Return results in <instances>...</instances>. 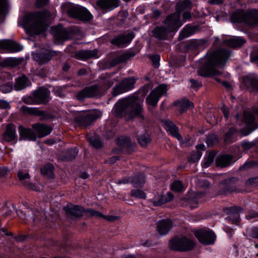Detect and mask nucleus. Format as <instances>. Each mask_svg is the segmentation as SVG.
<instances>
[{"mask_svg":"<svg viewBox=\"0 0 258 258\" xmlns=\"http://www.w3.org/2000/svg\"><path fill=\"white\" fill-rule=\"evenodd\" d=\"M230 56V52L224 48L209 51L201 60L202 66L198 71V75L204 77L222 75V72L216 70L215 68L219 66H224Z\"/></svg>","mask_w":258,"mask_h":258,"instance_id":"nucleus-1","label":"nucleus"},{"mask_svg":"<svg viewBox=\"0 0 258 258\" xmlns=\"http://www.w3.org/2000/svg\"><path fill=\"white\" fill-rule=\"evenodd\" d=\"M138 98H122L114 106L115 113L118 117H125L131 120L135 117L143 118V107Z\"/></svg>","mask_w":258,"mask_h":258,"instance_id":"nucleus-2","label":"nucleus"},{"mask_svg":"<svg viewBox=\"0 0 258 258\" xmlns=\"http://www.w3.org/2000/svg\"><path fill=\"white\" fill-rule=\"evenodd\" d=\"M49 16V12L44 10L28 13L23 19L24 27L27 28L33 34H39L45 29L44 19Z\"/></svg>","mask_w":258,"mask_h":258,"instance_id":"nucleus-3","label":"nucleus"},{"mask_svg":"<svg viewBox=\"0 0 258 258\" xmlns=\"http://www.w3.org/2000/svg\"><path fill=\"white\" fill-rule=\"evenodd\" d=\"M196 246V242L190 238L184 236H175L169 242V248L174 251H187L191 250Z\"/></svg>","mask_w":258,"mask_h":258,"instance_id":"nucleus-4","label":"nucleus"},{"mask_svg":"<svg viewBox=\"0 0 258 258\" xmlns=\"http://www.w3.org/2000/svg\"><path fill=\"white\" fill-rule=\"evenodd\" d=\"M66 10L70 17L84 22H89L93 18L91 13L80 6L70 5L66 7Z\"/></svg>","mask_w":258,"mask_h":258,"instance_id":"nucleus-5","label":"nucleus"},{"mask_svg":"<svg viewBox=\"0 0 258 258\" xmlns=\"http://www.w3.org/2000/svg\"><path fill=\"white\" fill-rule=\"evenodd\" d=\"M51 33L54 36L55 43L58 44L72 38L73 29L58 25L52 27Z\"/></svg>","mask_w":258,"mask_h":258,"instance_id":"nucleus-6","label":"nucleus"},{"mask_svg":"<svg viewBox=\"0 0 258 258\" xmlns=\"http://www.w3.org/2000/svg\"><path fill=\"white\" fill-rule=\"evenodd\" d=\"M244 122L251 128V131L258 127V107H255L252 111H245L243 113Z\"/></svg>","mask_w":258,"mask_h":258,"instance_id":"nucleus-7","label":"nucleus"},{"mask_svg":"<svg viewBox=\"0 0 258 258\" xmlns=\"http://www.w3.org/2000/svg\"><path fill=\"white\" fill-rule=\"evenodd\" d=\"M199 241L203 244H213L216 239L215 233L211 230L201 229L198 230L195 233Z\"/></svg>","mask_w":258,"mask_h":258,"instance_id":"nucleus-8","label":"nucleus"},{"mask_svg":"<svg viewBox=\"0 0 258 258\" xmlns=\"http://www.w3.org/2000/svg\"><path fill=\"white\" fill-rule=\"evenodd\" d=\"M102 113L99 110H94L84 115H80L75 117L76 122L83 126L90 125L95 120L100 118Z\"/></svg>","mask_w":258,"mask_h":258,"instance_id":"nucleus-9","label":"nucleus"},{"mask_svg":"<svg viewBox=\"0 0 258 258\" xmlns=\"http://www.w3.org/2000/svg\"><path fill=\"white\" fill-rule=\"evenodd\" d=\"M58 52L49 49L43 50L40 52L35 53L33 54V58L39 64L43 65L49 61L52 57L56 56Z\"/></svg>","mask_w":258,"mask_h":258,"instance_id":"nucleus-10","label":"nucleus"},{"mask_svg":"<svg viewBox=\"0 0 258 258\" xmlns=\"http://www.w3.org/2000/svg\"><path fill=\"white\" fill-rule=\"evenodd\" d=\"M88 210L91 209H88L85 210L82 206L72 205H68L65 208L67 216L72 219L82 217L84 213L90 215L89 212L87 211Z\"/></svg>","mask_w":258,"mask_h":258,"instance_id":"nucleus-11","label":"nucleus"},{"mask_svg":"<svg viewBox=\"0 0 258 258\" xmlns=\"http://www.w3.org/2000/svg\"><path fill=\"white\" fill-rule=\"evenodd\" d=\"M179 13H173L167 17L164 23L166 28L170 31L177 30L181 25Z\"/></svg>","mask_w":258,"mask_h":258,"instance_id":"nucleus-12","label":"nucleus"},{"mask_svg":"<svg viewBox=\"0 0 258 258\" xmlns=\"http://www.w3.org/2000/svg\"><path fill=\"white\" fill-rule=\"evenodd\" d=\"M135 83V81L132 78L125 79L119 85L113 88V95L116 96L131 90L133 87Z\"/></svg>","mask_w":258,"mask_h":258,"instance_id":"nucleus-13","label":"nucleus"},{"mask_svg":"<svg viewBox=\"0 0 258 258\" xmlns=\"http://www.w3.org/2000/svg\"><path fill=\"white\" fill-rule=\"evenodd\" d=\"M134 37V33L131 32L124 35H118L112 39L110 42L113 45L122 47L130 43Z\"/></svg>","mask_w":258,"mask_h":258,"instance_id":"nucleus-14","label":"nucleus"},{"mask_svg":"<svg viewBox=\"0 0 258 258\" xmlns=\"http://www.w3.org/2000/svg\"><path fill=\"white\" fill-rule=\"evenodd\" d=\"M242 82L250 92L258 93V78L253 76H244Z\"/></svg>","mask_w":258,"mask_h":258,"instance_id":"nucleus-15","label":"nucleus"},{"mask_svg":"<svg viewBox=\"0 0 258 258\" xmlns=\"http://www.w3.org/2000/svg\"><path fill=\"white\" fill-rule=\"evenodd\" d=\"M245 24L255 26L258 25V10L248 9L245 11Z\"/></svg>","mask_w":258,"mask_h":258,"instance_id":"nucleus-16","label":"nucleus"},{"mask_svg":"<svg viewBox=\"0 0 258 258\" xmlns=\"http://www.w3.org/2000/svg\"><path fill=\"white\" fill-rule=\"evenodd\" d=\"M242 209L240 207H232L226 210L228 216L226 218L228 221L232 223H236L239 221V214L242 212Z\"/></svg>","mask_w":258,"mask_h":258,"instance_id":"nucleus-17","label":"nucleus"},{"mask_svg":"<svg viewBox=\"0 0 258 258\" xmlns=\"http://www.w3.org/2000/svg\"><path fill=\"white\" fill-rule=\"evenodd\" d=\"M118 0H98L96 5L102 10L105 12L110 11L119 6Z\"/></svg>","mask_w":258,"mask_h":258,"instance_id":"nucleus-18","label":"nucleus"},{"mask_svg":"<svg viewBox=\"0 0 258 258\" xmlns=\"http://www.w3.org/2000/svg\"><path fill=\"white\" fill-rule=\"evenodd\" d=\"M101 95L99 87L97 85H94L81 91L78 93L77 97H95Z\"/></svg>","mask_w":258,"mask_h":258,"instance_id":"nucleus-19","label":"nucleus"},{"mask_svg":"<svg viewBox=\"0 0 258 258\" xmlns=\"http://www.w3.org/2000/svg\"><path fill=\"white\" fill-rule=\"evenodd\" d=\"M0 47L12 52H18L23 49L22 46L20 44L10 40L0 41Z\"/></svg>","mask_w":258,"mask_h":258,"instance_id":"nucleus-20","label":"nucleus"},{"mask_svg":"<svg viewBox=\"0 0 258 258\" xmlns=\"http://www.w3.org/2000/svg\"><path fill=\"white\" fill-rule=\"evenodd\" d=\"M97 52L98 51L96 49L79 50L75 53V57L82 60L97 58Z\"/></svg>","mask_w":258,"mask_h":258,"instance_id":"nucleus-21","label":"nucleus"},{"mask_svg":"<svg viewBox=\"0 0 258 258\" xmlns=\"http://www.w3.org/2000/svg\"><path fill=\"white\" fill-rule=\"evenodd\" d=\"M172 226V223L171 220H162L157 223V230L160 235H165L169 231Z\"/></svg>","mask_w":258,"mask_h":258,"instance_id":"nucleus-22","label":"nucleus"},{"mask_svg":"<svg viewBox=\"0 0 258 258\" xmlns=\"http://www.w3.org/2000/svg\"><path fill=\"white\" fill-rule=\"evenodd\" d=\"M31 84L29 79L25 75H23L17 78L14 85V88L16 91H21Z\"/></svg>","mask_w":258,"mask_h":258,"instance_id":"nucleus-23","label":"nucleus"},{"mask_svg":"<svg viewBox=\"0 0 258 258\" xmlns=\"http://www.w3.org/2000/svg\"><path fill=\"white\" fill-rule=\"evenodd\" d=\"M19 132L21 139L29 141H35L36 140V134L30 128H25L20 125L19 127Z\"/></svg>","mask_w":258,"mask_h":258,"instance_id":"nucleus-24","label":"nucleus"},{"mask_svg":"<svg viewBox=\"0 0 258 258\" xmlns=\"http://www.w3.org/2000/svg\"><path fill=\"white\" fill-rule=\"evenodd\" d=\"M165 128L167 132L174 138L179 141L181 140L182 137L178 133V128L173 122L169 120H165L164 121Z\"/></svg>","mask_w":258,"mask_h":258,"instance_id":"nucleus-25","label":"nucleus"},{"mask_svg":"<svg viewBox=\"0 0 258 258\" xmlns=\"http://www.w3.org/2000/svg\"><path fill=\"white\" fill-rule=\"evenodd\" d=\"M170 31L164 26H157L153 30V36L158 40H165Z\"/></svg>","mask_w":258,"mask_h":258,"instance_id":"nucleus-26","label":"nucleus"},{"mask_svg":"<svg viewBox=\"0 0 258 258\" xmlns=\"http://www.w3.org/2000/svg\"><path fill=\"white\" fill-rule=\"evenodd\" d=\"M137 54L136 52L128 51L112 59L111 63L113 66L122 63L134 57Z\"/></svg>","mask_w":258,"mask_h":258,"instance_id":"nucleus-27","label":"nucleus"},{"mask_svg":"<svg viewBox=\"0 0 258 258\" xmlns=\"http://www.w3.org/2000/svg\"><path fill=\"white\" fill-rule=\"evenodd\" d=\"M168 86L166 84H161L152 90L148 97H162L167 96Z\"/></svg>","mask_w":258,"mask_h":258,"instance_id":"nucleus-28","label":"nucleus"},{"mask_svg":"<svg viewBox=\"0 0 258 258\" xmlns=\"http://www.w3.org/2000/svg\"><path fill=\"white\" fill-rule=\"evenodd\" d=\"M245 11L243 10H237L235 11L230 16V21L232 23H245Z\"/></svg>","mask_w":258,"mask_h":258,"instance_id":"nucleus-29","label":"nucleus"},{"mask_svg":"<svg viewBox=\"0 0 258 258\" xmlns=\"http://www.w3.org/2000/svg\"><path fill=\"white\" fill-rule=\"evenodd\" d=\"M4 139L8 142L15 141L17 138L16 127L12 124L7 125L6 131L4 134Z\"/></svg>","mask_w":258,"mask_h":258,"instance_id":"nucleus-30","label":"nucleus"},{"mask_svg":"<svg viewBox=\"0 0 258 258\" xmlns=\"http://www.w3.org/2000/svg\"><path fill=\"white\" fill-rule=\"evenodd\" d=\"M32 127L36 131L40 138L49 135L52 131L50 127L44 124H34Z\"/></svg>","mask_w":258,"mask_h":258,"instance_id":"nucleus-31","label":"nucleus"},{"mask_svg":"<svg viewBox=\"0 0 258 258\" xmlns=\"http://www.w3.org/2000/svg\"><path fill=\"white\" fill-rule=\"evenodd\" d=\"M245 40L242 37H234L225 41V44L230 47L237 48L241 47Z\"/></svg>","mask_w":258,"mask_h":258,"instance_id":"nucleus-32","label":"nucleus"},{"mask_svg":"<svg viewBox=\"0 0 258 258\" xmlns=\"http://www.w3.org/2000/svg\"><path fill=\"white\" fill-rule=\"evenodd\" d=\"M233 156L230 155H223L218 157L216 160V164L218 167L229 166L233 159Z\"/></svg>","mask_w":258,"mask_h":258,"instance_id":"nucleus-33","label":"nucleus"},{"mask_svg":"<svg viewBox=\"0 0 258 258\" xmlns=\"http://www.w3.org/2000/svg\"><path fill=\"white\" fill-rule=\"evenodd\" d=\"M117 144L122 148H126L128 151H132L134 145V143L132 142L127 137L121 136L118 138Z\"/></svg>","mask_w":258,"mask_h":258,"instance_id":"nucleus-34","label":"nucleus"},{"mask_svg":"<svg viewBox=\"0 0 258 258\" xmlns=\"http://www.w3.org/2000/svg\"><path fill=\"white\" fill-rule=\"evenodd\" d=\"M179 111L182 113L187 109H192L194 107V103L187 99H182L175 103Z\"/></svg>","mask_w":258,"mask_h":258,"instance_id":"nucleus-35","label":"nucleus"},{"mask_svg":"<svg viewBox=\"0 0 258 258\" xmlns=\"http://www.w3.org/2000/svg\"><path fill=\"white\" fill-rule=\"evenodd\" d=\"M54 167L52 164H47L41 167V173L47 178L53 179L54 178Z\"/></svg>","mask_w":258,"mask_h":258,"instance_id":"nucleus-36","label":"nucleus"},{"mask_svg":"<svg viewBox=\"0 0 258 258\" xmlns=\"http://www.w3.org/2000/svg\"><path fill=\"white\" fill-rule=\"evenodd\" d=\"M23 102L30 105H39L46 104L48 101V98H23Z\"/></svg>","mask_w":258,"mask_h":258,"instance_id":"nucleus-37","label":"nucleus"},{"mask_svg":"<svg viewBox=\"0 0 258 258\" xmlns=\"http://www.w3.org/2000/svg\"><path fill=\"white\" fill-rule=\"evenodd\" d=\"M191 3L189 0L180 1L176 4V12L175 13H179L180 15L182 11L186 9H191Z\"/></svg>","mask_w":258,"mask_h":258,"instance_id":"nucleus-38","label":"nucleus"},{"mask_svg":"<svg viewBox=\"0 0 258 258\" xmlns=\"http://www.w3.org/2000/svg\"><path fill=\"white\" fill-rule=\"evenodd\" d=\"M131 183L135 187H142L145 183V177L143 174H138L131 177Z\"/></svg>","mask_w":258,"mask_h":258,"instance_id":"nucleus-39","label":"nucleus"},{"mask_svg":"<svg viewBox=\"0 0 258 258\" xmlns=\"http://www.w3.org/2000/svg\"><path fill=\"white\" fill-rule=\"evenodd\" d=\"M195 32V29L193 27L186 25L180 33L178 38L179 40H182L193 34Z\"/></svg>","mask_w":258,"mask_h":258,"instance_id":"nucleus-40","label":"nucleus"},{"mask_svg":"<svg viewBox=\"0 0 258 258\" xmlns=\"http://www.w3.org/2000/svg\"><path fill=\"white\" fill-rule=\"evenodd\" d=\"M88 212H89V214H90V216L96 217H102L103 218L109 221H114L118 219V217L117 216H104L102 215L101 213L99 212H98L94 210H87Z\"/></svg>","mask_w":258,"mask_h":258,"instance_id":"nucleus-41","label":"nucleus"},{"mask_svg":"<svg viewBox=\"0 0 258 258\" xmlns=\"http://www.w3.org/2000/svg\"><path fill=\"white\" fill-rule=\"evenodd\" d=\"M237 130L234 127H231L226 133L224 138V142L226 144H230L235 141L234 135L237 133Z\"/></svg>","mask_w":258,"mask_h":258,"instance_id":"nucleus-42","label":"nucleus"},{"mask_svg":"<svg viewBox=\"0 0 258 258\" xmlns=\"http://www.w3.org/2000/svg\"><path fill=\"white\" fill-rule=\"evenodd\" d=\"M206 42L205 39H195L189 42L187 45V48L189 49H197L204 46Z\"/></svg>","mask_w":258,"mask_h":258,"instance_id":"nucleus-43","label":"nucleus"},{"mask_svg":"<svg viewBox=\"0 0 258 258\" xmlns=\"http://www.w3.org/2000/svg\"><path fill=\"white\" fill-rule=\"evenodd\" d=\"M50 91L45 87H39L33 92V97H49Z\"/></svg>","mask_w":258,"mask_h":258,"instance_id":"nucleus-44","label":"nucleus"},{"mask_svg":"<svg viewBox=\"0 0 258 258\" xmlns=\"http://www.w3.org/2000/svg\"><path fill=\"white\" fill-rule=\"evenodd\" d=\"M90 145L95 148L98 149L102 146L101 138L98 135H94L88 138Z\"/></svg>","mask_w":258,"mask_h":258,"instance_id":"nucleus-45","label":"nucleus"},{"mask_svg":"<svg viewBox=\"0 0 258 258\" xmlns=\"http://www.w3.org/2000/svg\"><path fill=\"white\" fill-rule=\"evenodd\" d=\"M151 202L154 206H159L168 202L167 198L166 196L161 195L160 196L155 197L151 200Z\"/></svg>","mask_w":258,"mask_h":258,"instance_id":"nucleus-46","label":"nucleus"},{"mask_svg":"<svg viewBox=\"0 0 258 258\" xmlns=\"http://www.w3.org/2000/svg\"><path fill=\"white\" fill-rule=\"evenodd\" d=\"M138 140L139 143L142 147H145L151 142V139L150 135L147 133H145L143 135L139 136L138 137Z\"/></svg>","mask_w":258,"mask_h":258,"instance_id":"nucleus-47","label":"nucleus"},{"mask_svg":"<svg viewBox=\"0 0 258 258\" xmlns=\"http://www.w3.org/2000/svg\"><path fill=\"white\" fill-rule=\"evenodd\" d=\"M231 180L232 179H227L221 182V186L224 188L225 192H232L234 190V188L231 183Z\"/></svg>","mask_w":258,"mask_h":258,"instance_id":"nucleus-48","label":"nucleus"},{"mask_svg":"<svg viewBox=\"0 0 258 258\" xmlns=\"http://www.w3.org/2000/svg\"><path fill=\"white\" fill-rule=\"evenodd\" d=\"M150 89L151 85L150 84L145 85L137 91V96L136 97H145Z\"/></svg>","mask_w":258,"mask_h":258,"instance_id":"nucleus-49","label":"nucleus"},{"mask_svg":"<svg viewBox=\"0 0 258 258\" xmlns=\"http://www.w3.org/2000/svg\"><path fill=\"white\" fill-rule=\"evenodd\" d=\"M171 189L176 192H181L184 190L182 183L179 180L174 181L171 185Z\"/></svg>","mask_w":258,"mask_h":258,"instance_id":"nucleus-50","label":"nucleus"},{"mask_svg":"<svg viewBox=\"0 0 258 258\" xmlns=\"http://www.w3.org/2000/svg\"><path fill=\"white\" fill-rule=\"evenodd\" d=\"M78 151L76 148L69 150L65 155L66 159L69 161L75 159L78 154Z\"/></svg>","mask_w":258,"mask_h":258,"instance_id":"nucleus-51","label":"nucleus"},{"mask_svg":"<svg viewBox=\"0 0 258 258\" xmlns=\"http://www.w3.org/2000/svg\"><path fill=\"white\" fill-rule=\"evenodd\" d=\"M131 196L138 199H145L146 198L145 193L140 189L132 190L131 191Z\"/></svg>","mask_w":258,"mask_h":258,"instance_id":"nucleus-52","label":"nucleus"},{"mask_svg":"<svg viewBox=\"0 0 258 258\" xmlns=\"http://www.w3.org/2000/svg\"><path fill=\"white\" fill-rule=\"evenodd\" d=\"M202 153L197 151L191 153L188 157V160L190 162H196L198 161L202 156Z\"/></svg>","mask_w":258,"mask_h":258,"instance_id":"nucleus-53","label":"nucleus"},{"mask_svg":"<svg viewBox=\"0 0 258 258\" xmlns=\"http://www.w3.org/2000/svg\"><path fill=\"white\" fill-rule=\"evenodd\" d=\"M254 146V143L251 142L243 141L241 143V146L244 151H247Z\"/></svg>","mask_w":258,"mask_h":258,"instance_id":"nucleus-54","label":"nucleus"},{"mask_svg":"<svg viewBox=\"0 0 258 258\" xmlns=\"http://www.w3.org/2000/svg\"><path fill=\"white\" fill-rule=\"evenodd\" d=\"M215 154L213 152H210L207 157L205 159L204 162V166L206 167H209L210 164L214 161Z\"/></svg>","mask_w":258,"mask_h":258,"instance_id":"nucleus-55","label":"nucleus"},{"mask_svg":"<svg viewBox=\"0 0 258 258\" xmlns=\"http://www.w3.org/2000/svg\"><path fill=\"white\" fill-rule=\"evenodd\" d=\"M7 0H0V15L4 14L8 10Z\"/></svg>","mask_w":258,"mask_h":258,"instance_id":"nucleus-56","label":"nucleus"},{"mask_svg":"<svg viewBox=\"0 0 258 258\" xmlns=\"http://www.w3.org/2000/svg\"><path fill=\"white\" fill-rule=\"evenodd\" d=\"M217 142V138L215 135H209L207 138V144L208 146H212L214 144Z\"/></svg>","mask_w":258,"mask_h":258,"instance_id":"nucleus-57","label":"nucleus"},{"mask_svg":"<svg viewBox=\"0 0 258 258\" xmlns=\"http://www.w3.org/2000/svg\"><path fill=\"white\" fill-rule=\"evenodd\" d=\"M12 89V85L8 84H5L0 86V91L5 93L11 92Z\"/></svg>","mask_w":258,"mask_h":258,"instance_id":"nucleus-58","label":"nucleus"},{"mask_svg":"<svg viewBox=\"0 0 258 258\" xmlns=\"http://www.w3.org/2000/svg\"><path fill=\"white\" fill-rule=\"evenodd\" d=\"M18 177L21 181H23L25 179L30 178L29 173L27 171L24 172L22 171H19L18 173Z\"/></svg>","mask_w":258,"mask_h":258,"instance_id":"nucleus-59","label":"nucleus"},{"mask_svg":"<svg viewBox=\"0 0 258 258\" xmlns=\"http://www.w3.org/2000/svg\"><path fill=\"white\" fill-rule=\"evenodd\" d=\"M64 88L62 87H55L53 88V91L54 92V94L56 96H59V97H62L64 95Z\"/></svg>","mask_w":258,"mask_h":258,"instance_id":"nucleus-60","label":"nucleus"},{"mask_svg":"<svg viewBox=\"0 0 258 258\" xmlns=\"http://www.w3.org/2000/svg\"><path fill=\"white\" fill-rule=\"evenodd\" d=\"M150 58L153 62L154 68H158L159 66V60L160 56L159 55H155L150 56Z\"/></svg>","mask_w":258,"mask_h":258,"instance_id":"nucleus-61","label":"nucleus"},{"mask_svg":"<svg viewBox=\"0 0 258 258\" xmlns=\"http://www.w3.org/2000/svg\"><path fill=\"white\" fill-rule=\"evenodd\" d=\"M255 162L253 161H249L245 162L242 166L239 167V170L247 169L255 166Z\"/></svg>","mask_w":258,"mask_h":258,"instance_id":"nucleus-62","label":"nucleus"},{"mask_svg":"<svg viewBox=\"0 0 258 258\" xmlns=\"http://www.w3.org/2000/svg\"><path fill=\"white\" fill-rule=\"evenodd\" d=\"M159 101V98H146V102L149 105L155 106Z\"/></svg>","mask_w":258,"mask_h":258,"instance_id":"nucleus-63","label":"nucleus"},{"mask_svg":"<svg viewBox=\"0 0 258 258\" xmlns=\"http://www.w3.org/2000/svg\"><path fill=\"white\" fill-rule=\"evenodd\" d=\"M246 218L248 220L258 218V212L254 211H250L246 216Z\"/></svg>","mask_w":258,"mask_h":258,"instance_id":"nucleus-64","label":"nucleus"}]
</instances>
